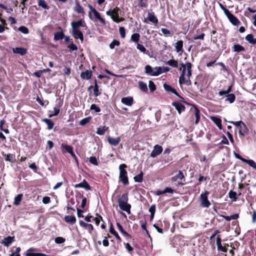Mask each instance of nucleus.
Returning <instances> with one entry per match:
<instances>
[{
	"instance_id": "nucleus-8",
	"label": "nucleus",
	"mask_w": 256,
	"mask_h": 256,
	"mask_svg": "<svg viewBox=\"0 0 256 256\" xmlns=\"http://www.w3.org/2000/svg\"><path fill=\"white\" fill-rule=\"evenodd\" d=\"M163 86L166 91L168 93L174 94L178 96L182 100H184V98L178 94L176 89L172 88L170 86L167 84H164Z\"/></svg>"
},
{
	"instance_id": "nucleus-11",
	"label": "nucleus",
	"mask_w": 256,
	"mask_h": 256,
	"mask_svg": "<svg viewBox=\"0 0 256 256\" xmlns=\"http://www.w3.org/2000/svg\"><path fill=\"white\" fill-rule=\"evenodd\" d=\"M148 20L152 22V23L156 24L158 23V20L156 17L154 12H148V17L144 20V22L146 23Z\"/></svg>"
},
{
	"instance_id": "nucleus-51",
	"label": "nucleus",
	"mask_w": 256,
	"mask_h": 256,
	"mask_svg": "<svg viewBox=\"0 0 256 256\" xmlns=\"http://www.w3.org/2000/svg\"><path fill=\"white\" fill-rule=\"evenodd\" d=\"M148 86H149L150 90L151 92H152L156 90V86L155 84L152 80H150L149 81V82H148Z\"/></svg>"
},
{
	"instance_id": "nucleus-52",
	"label": "nucleus",
	"mask_w": 256,
	"mask_h": 256,
	"mask_svg": "<svg viewBox=\"0 0 256 256\" xmlns=\"http://www.w3.org/2000/svg\"><path fill=\"white\" fill-rule=\"evenodd\" d=\"M136 48L141 52H143L144 54H145L146 50L144 47V46L140 44H138L136 46Z\"/></svg>"
},
{
	"instance_id": "nucleus-9",
	"label": "nucleus",
	"mask_w": 256,
	"mask_h": 256,
	"mask_svg": "<svg viewBox=\"0 0 256 256\" xmlns=\"http://www.w3.org/2000/svg\"><path fill=\"white\" fill-rule=\"evenodd\" d=\"M72 30H79L80 26L84 27L86 23L82 20H80L77 22H71Z\"/></svg>"
},
{
	"instance_id": "nucleus-57",
	"label": "nucleus",
	"mask_w": 256,
	"mask_h": 256,
	"mask_svg": "<svg viewBox=\"0 0 256 256\" xmlns=\"http://www.w3.org/2000/svg\"><path fill=\"white\" fill-rule=\"evenodd\" d=\"M89 161L91 164L95 166H97L98 164L97 160L95 156H90L89 158Z\"/></svg>"
},
{
	"instance_id": "nucleus-62",
	"label": "nucleus",
	"mask_w": 256,
	"mask_h": 256,
	"mask_svg": "<svg viewBox=\"0 0 256 256\" xmlns=\"http://www.w3.org/2000/svg\"><path fill=\"white\" fill-rule=\"evenodd\" d=\"M89 120H90L88 118H84L80 121V124L81 126H84L87 123H88L89 122Z\"/></svg>"
},
{
	"instance_id": "nucleus-50",
	"label": "nucleus",
	"mask_w": 256,
	"mask_h": 256,
	"mask_svg": "<svg viewBox=\"0 0 256 256\" xmlns=\"http://www.w3.org/2000/svg\"><path fill=\"white\" fill-rule=\"evenodd\" d=\"M156 210L155 205H152L149 208V212L150 213V218L152 219L154 214Z\"/></svg>"
},
{
	"instance_id": "nucleus-19",
	"label": "nucleus",
	"mask_w": 256,
	"mask_h": 256,
	"mask_svg": "<svg viewBox=\"0 0 256 256\" xmlns=\"http://www.w3.org/2000/svg\"><path fill=\"white\" fill-rule=\"evenodd\" d=\"M80 224L82 227L88 230V232L90 234L92 233V231L94 230L93 226L92 224H88L86 223V222H84L82 220L80 221Z\"/></svg>"
},
{
	"instance_id": "nucleus-6",
	"label": "nucleus",
	"mask_w": 256,
	"mask_h": 256,
	"mask_svg": "<svg viewBox=\"0 0 256 256\" xmlns=\"http://www.w3.org/2000/svg\"><path fill=\"white\" fill-rule=\"evenodd\" d=\"M162 150L163 149L162 146L156 144L154 146V149L150 153V156L152 158L156 157L162 152Z\"/></svg>"
},
{
	"instance_id": "nucleus-18",
	"label": "nucleus",
	"mask_w": 256,
	"mask_h": 256,
	"mask_svg": "<svg viewBox=\"0 0 256 256\" xmlns=\"http://www.w3.org/2000/svg\"><path fill=\"white\" fill-rule=\"evenodd\" d=\"M121 102L122 104L126 106H131L133 104L134 100L132 97L128 96L122 98Z\"/></svg>"
},
{
	"instance_id": "nucleus-21",
	"label": "nucleus",
	"mask_w": 256,
	"mask_h": 256,
	"mask_svg": "<svg viewBox=\"0 0 256 256\" xmlns=\"http://www.w3.org/2000/svg\"><path fill=\"white\" fill-rule=\"evenodd\" d=\"M12 51L14 53L17 54H20L21 56L24 55L27 52L26 50L23 48H13Z\"/></svg>"
},
{
	"instance_id": "nucleus-59",
	"label": "nucleus",
	"mask_w": 256,
	"mask_h": 256,
	"mask_svg": "<svg viewBox=\"0 0 256 256\" xmlns=\"http://www.w3.org/2000/svg\"><path fill=\"white\" fill-rule=\"evenodd\" d=\"M54 241H55L56 243L60 244H62L65 242V238H64L62 237H56L55 238Z\"/></svg>"
},
{
	"instance_id": "nucleus-28",
	"label": "nucleus",
	"mask_w": 256,
	"mask_h": 256,
	"mask_svg": "<svg viewBox=\"0 0 256 256\" xmlns=\"http://www.w3.org/2000/svg\"><path fill=\"white\" fill-rule=\"evenodd\" d=\"M118 198V203L128 202V194H123L122 195H120Z\"/></svg>"
},
{
	"instance_id": "nucleus-46",
	"label": "nucleus",
	"mask_w": 256,
	"mask_h": 256,
	"mask_svg": "<svg viewBox=\"0 0 256 256\" xmlns=\"http://www.w3.org/2000/svg\"><path fill=\"white\" fill-rule=\"evenodd\" d=\"M116 226H117V228H118V230L122 234H124V235H125L126 236H130V235L128 234V232H126L122 228V225L120 224V223H117L116 224Z\"/></svg>"
},
{
	"instance_id": "nucleus-45",
	"label": "nucleus",
	"mask_w": 256,
	"mask_h": 256,
	"mask_svg": "<svg viewBox=\"0 0 256 256\" xmlns=\"http://www.w3.org/2000/svg\"><path fill=\"white\" fill-rule=\"evenodd\" d=\"M140 34L138 33H135L132 35L131 40L134 42H138L140 40Z\"/></svg>"
},
{
	"instance_id": "nucleus-47",
	"label": "nucleus",
	"mask_w": 256,
	"mask_h": 256,
	"mask_svg": "<svg viewBox=\"0 0 256 256\" xmlns=\"http://www.w3.org/2000/svg\"><path fill=\"white\" fill-rule=\"evenodd\" d=\"M195 116H196V121L195 123L196 124L198 122L200 119V110L196 108H195Z\"/></svg>"
},
{
	"instance_id": "nucleus-56",
	"label": "nucleus",
	"mask_w": 256,
	"mask_h": 256,
	"mask_svg": "<svg viewBox=\"0 0 256 256\" xmlns=\"http://www.w3.org/2000/svg\"><path fill=\"white\" fill-rule=\"evenodd\" d=\"M90 110H94L96 112H99L100 111V109L96 104H92L91 105L90 108Z\"/></svg>"
},
{
	"instance_id": "nucleus-54",
	"label": "nucleus",
	"mask_w": 256,
	"mask_h": 256,
	"mask_svg": "<svg viewBox=\"0 0 256 256\" xmlns=\"http://www.w3.org/2000/svg\"><path fill=\"white\" fill-rule=\"evenodd\" d=\"M120 44V42L117 40H114L110 44V48H111V49H114V46H119Z\"/></svg>"
},
{
	"instance_id": "nucleus-48",
	"label": "nucleus",
	"mask_w": 256,
	"mask_h": 256,
	"mask_svg": "<svg viewBox=\"0 0 256 256\" xmlns=\"http://www.w3.org/2000/svg\"><path fill=\"white\" fill-rule=\"evenodd\" d=\"M18 30L20 31L24 34H28L29 33L28 29L25 26H21L19 27Z\"/></svg>"
},
{
	"instance_id": "nucleus-53",
	"label": "nucleus",
	"mask_w": 256,
	"mask_h": 256,
	"mask_svg": "<svg viewBox=\"0 0 256 256\" xmlns=\"http://www.w3.org/2000/svg\"><path fill=\"white\" fill-rule=\"evenodd\" d=\"M62 146L64 148L68 153L72 154V153L73 148L72 146L68 145H64L62 144Z\"/></svg>"
},
{
	"instance_id": "nucleus-44",
	"label": "nucleus",
	"mask_w": 256,
	"mask_h": 256,
	"mask_svg": "<svg viewBox=\"0 0 256 256\" xmlns=\"http://www.w3.org/2000/svg\"><path fill=\"white\" fill-rule=\"evenodd\" d=\"M244 162L248 164L250 166L252 167L254 170H256V164L252 160H245Z\"/></svg>"
},
{
	"instance_id": "nucleus-26",
	"label": "nucleus",
	"mask_w": 256,
	"mask_h": 256,
	"mask_svg": "<svg viewBox=\"0 0 256 256\" xmlns=\"http://www.w3.org/2000/svg\"><path fill=\"white\" fill-rule=\"evenodd\" d=\"M94 88V96H98L100 95V92L98 90V86L97 84L96 80H95L94 86H91L89 87L88 89Z\"/></svg>"
},
{
	"instance_id": "nucleus-58",
	"label": "nucleus",
	"mask_w": 256,
	"mask_h": 256,
	"mask_svg": "<svg viewBox=\"0 0 256 256\" xmlns=\"http://www.w3.org/2000/svg\"><path fill=\"white\" fill-rule=\"evenodd\" d=\"M119 32L122 38H124L126 37V32L124 27H120L119 28Z\"/></svg>"
},
{
	"instance_id": "nucleus-36",
	"label": "nucleus",
	"mask_w": 256,
	"mask_h": 256,
	"mask_svg": "<svg viewBox=\"0 0 256 256\" xmlns=\"http://www.w3.org/2000/svg\"><path fill=\"white\" fill-rule=\"evenodd\" d=\"M109 231L112 234H114L116 236V238L117 240H119L120 241L121 240V238H120V236H119L118 234L116 232L112 224H111V225L110 226Z\"/></svg>"
},
{
	"instance_id": "nucleus-55",
	"label": "nucleus",
	"mask_w": 256,
	"mask_h": 256,
	"mask_svg": "<svg viewBox=\"0 0 256 256\" xmlns=\"http://www.w3.org/2000/svg\"><path fill=\"white\" fill-rule=\"evenodd\" d=\"M60 112V109L58 108L54 107V113L49 115L50 118H52L54 116H56Z\"/></svg>"
},
{
	"instance_id": "nucleus-23",
	"label": "nucleus",
	"mask_w": 256,
	"mask_h": 256,
	"mask_svg": "<svg viewBox=\"0 0 256 256\" xmlns=\"http://www.w3.org/2000/svg\"><path fill=\"white\" fill-rule=\"evenodd\" d=\"M93 14L96 20H100L103 25L106 24L105 20L100 16V14L96 9H94Z\"/></svg>"
},
{
	"instance_id": "nucleus-60",
	"label": "nucleus",
	"mask_w": 256,
	"mask_h": 256,
	"mask_svg": "<svg viewBox=\"0 0 256 256\" xmlns=\"http://www.w3.org/2000/svg\"><path fill=\"white\" fill-rule=\"evenodd\" d=\"M88 8H90V11L89 12H88V17L90 18L92 20H93V18L92 17V12L93 13L94 12V9H95L94 8L92 5H90V4H88Z\"/></svg>"
},
{
	"instance_id": "nucleus-38",
	"label": "nucleus",
	"mask_w": 256,
	"mask_h": 256,
	"mask_svg": "<svg viewBox=\"0 0 256 256\" xmlns=\"http://www.w3.org/2000/svg\"><path fill=\"white\" fill-rule=\"evenodd\" d=\"M166 64L174 68H177L178 67V62L174 59H171L166 62Z\"/></svg>"
},
{
	"instance_id": "nucleus-64",
	"label": "nucleus",
	"mask_w": 256,
	"mask_h": 256,
	"mask_svg": "<svg viewBox=\"0 0 256 256\" xmlns=\"http://www.w3.org/2000/svg\"><path fill=\"white\" fill-rule=\"evenodd\" d=\"M50 201V198L49 196H44L42 199V202L44 204H48Z\"/></svg>"
},
{
	"instance_id": "nucleus-41",
	"label": "nucleus",
	"mask_w": 256,
	"mask_h": 256,
	"mask_svg": "<svg viewBox=\"0 0 256 256\" xmlns=\"http://www.w3.org/2000/svg\"><path fill=\"white\" fill-rule=\"evenodd\" d=\"M2 156L6 161L12 162L13 159L14 158V156L12 154H6L3 153Z\"/></svg>"
},
{
	"instance_id": "nucleus-17",
	"label": "nucleus",
	"mask_w": 256,
	"mask_h": 256,
	"mask_svg": "<svg viewBox=\"0 0 256 256\" xmlns=\"http://www.w3.org/2000/svg\"><path fill=\"white\" fill-rule=\"evenodd\" d=\"M172 104L175 107L176 109L180 114L182 112L184 111L185 110L184 106L180 102H173Z\"/></svg>"
},
{
	"instance_id": "nucleus-15",
	"label": "nucleus",
	"mask_w": 256,
	"mask_h": 256,
	"mask_svg": "<svg viewBox=\"0 0 256 256\" xmlns=\"http://www.w3.org/2000/svg\"><path fill=\"white\" fill-rule=\"evenodd\" d=\"M75 188H84L86 190H90V186L88 183V182L85 180H84L80 184H76L74 186Z\"/></svg>"
},
{
	"instance_id": "nucleus-31",
	"label": "nucleus",
	"mask_w": 256,
	"mask_h": 256,
	"mask_svg": "<svg viewBox=\"0 0 256 256\" xmlns=\"http://www.w3.org/2000/svg\"><path fill=\"white\" fill-rule=\"evenodd\" d=\"M139 88L144 92L148 91V86L146 83L142 81H139L138 82Z\"/></svg>"
},
{
	"instance_id": "nucleus-24",
	"label": "nucleus",
	"mask_w": 256,
	"mask_h": 256,
	"mask_svg": "<svg viewBox=\"0 0 256 256\" xmlns=\"http://www.w3.org/2000/svg\"><path fill=\"white\" fill-rule=\"evenodd\" d=\"M174 47L177 52H183V42L182 40H178L175 44Z\"/></svg>"
},
{
	"instance_id": "nucleus-32",
	"label": "nucleus",
	"mask_w": 256,
	"mask_h": 256,
	"mask_svg": "<svg viewBox=\"0 0 256 256\" xmlns=\"http://www.w3.org/2000/svg\"><path fill=\"white\" fill-rule=\"evenodd\" d=\"M108 128L106 126L99 127L97 128L96 134L98 135H104L106 132L108 130Z\"/></svg>"
},
{
	"instance_id": "nucleus-27",
	"label": "nucleus",
	"mask_w": 256,
	"mask_h": 256,
	"mask_svg": "<svg viewBox=\"0 0 256 256\" xmlns=\"http://www.w3.org/2000/svg\"><path fill=\"white\" fill-rule=\"evenodd\" d=\"M245 39L246 41H248L250 44L254 45L256 44V38H254V36L252 34H248L246 38Z\"/></svg>"
},
{
	"instance_id": "nucleus-43",
	"label": "nucleus",
	"mask_w": 256,
	"mask_h": 256,
	"mask_svg": "<svg viewBox=\"0 0 256 256\" xmlns=\"http://www.w3.org/2000/svg\"><path fill=\"white\" fill-rule=\"evenodd\" d=\"M22 194H18L14 198V204L16 206L18 205L22 200Z\"/></svg>"
},
{
	"instance_id": "nucleus-30",
	"label": "nucleus",
	"mask_w": 256,
	"mask_h": 256,
	"mask_svg": "<svg viewBox=\"0 0 256 256\" xmlns=\"http://www.w3.org/2000/svg\"><path fill=\"white\" fill-rule=\"evenodd\" d=\"M184 178V176L182 173V172L180 170H179L178 173L172 178V180L173 182L177 181L178 180H182Z\"/></svg>"
},
{
	"instance_id": "nucleus-49",
	"label": "nucleus",
	"mask_w": 256,
	"mask_h": 256,
	"mask_svg": "<svg viewBox=\"0 0 256 256\" xmlns=\"http://www.w3.org/2000/svg\"><path fill=\"white\" fill-rule=\"evenodd\" d=\"M38 5L42 7V8L48 9V6L46 4V2L44 0H39L38 2Z\"/></svg>"
},
{
	"instance_id": "nucleus-42",
	"label": "nucleus",
	"mask_w": 256,
	"mask_h": 256,
	"mask_svg": "<svg viewBox=\"0 0 256 256\" xmlns=\"http://www.w3.org/2000/svg\"><path fill=\"white\" fill-rule=\"evenodd\" d=\"M226 101H228L230 103L234 102L236 99L235 95L233 94H230L226 96Z\"/></svg>"
},
{
	"instance_id": "nucleus-29",
	"label": "nucleus",
	"mask_w": 256,
	"mask_h": 256,
	"mask_svg": "<svg viewBox=\"0 0 256 256\" xmlns=\"http://www.w3.org/2000/svg\"><path fill=\"white\" fill-rule=\"evenodd\" d=\"M64 220L66 222L72 224L76 222V218L74 216H66L64 217Z\"/></svg>"
},
{
	"instance_id": "nucleus-13",
	"label": "nucleus",
	"mask_w": 256,
	"mask_h": 256,
	"mask_svg": "<svg viewBox=\"0 0 256 256\" xmlns=\"http://www.w3.org/2000/svg\"><path fill=\"white\" fill-rule=\"evenodd\" d=\"M14 242V237L8 236L2 240L1 244L6 247H8Z\"/></svg>"
},
{
	"instance_id": "nucleus-22",
	"label": "nucleus",
	"mask_w": 256,
	"mask_h": 256,
	"mask_svg": "<svg viewBox=\"0 0 256 256\" xmlns=\"http://www.w3.org/2000/svg\"><path fill=\"white\" fill-rule=\"evenodd\" d=\"M92 76V72L90 70H86L84 72H82L80 74V76L82 79L89 80L91 78Z\"/></svg>"
},
{
	"instance_id": "nucleus-40",
	"label": "nucleus",
	"mask_w": 256,
	"mask_h": 256,
	"mask_svg": "<svg viewBox=\"0 0 256 256\" xmlns=\"http://www.w3.org/2000/svg\"><path fill=\"white\" fill-rule=\"evenodd\" d=\"M134 180L135 182H141L143 180V173L142 172L140 173L136 176L134 178Z\"/></svg>"
},
{
	"instance_id": "nucleus-35",
	"label": "nucleus",
	"mask_w": 256,
	"mask_h": 256,
	"mask_svg": "<svg viewBox=\"0 0 256 256\" xmlns=\"http://www.w3.org/2000/svg\"><path fill=\"white\" fill-rule=\"evenodd\" d=\"M228 196L232 199L234 202L236 201L238 199L237 193L232 190H230L228 192Z\"/></svg>"
},
{
	"instance_id": "nucleus-63",
	"label": "nucleus",
	"mask_w": 256,
	"mask_h": 256,
	"mask_svg": "<svg viewBox=\"0 0 256 256\" xmlns=\"http://www.w3.org/2000/svg\"><path fill=\"white\" fill-rule=\"evenodd\" d=\"M68 48H69L70 49L72 50H78L77 46L75 44H74L73 43H72L68 45Z\"/></svg>"
},
{
	"instance_id": "nucleus-33",
	"label": "nucleus",
	"mask_w": 256,
	"mask_h": 256,
	"mask_svg": "<svg viewBox=\"0 0 256 256\" xmlns=\"http://www.w3.org/2000/svg\"><path fill=\"white\" fill-rule=\"evenodd\" d=\"M74 10L78 14H84V8L78 2H76Z\"/></svg>"
},
{
	"instance_id": "nucleus-34",
	"label": "nucleus",
	"mask_w": 256,
	"mask_h": 256,
	"mask_svg": "<svg viewBox=\"0 0 256 256\" xmlns=\"http://www.w3.org/2000/svg\"><path fill=\"white\" fill-rule=\"evenodd\" d=\"M64 36V35L62 32H56L54 34V40H62Z\"/></svg>"
},
{
	"instance_id": "nucleus-2",
	"label": "nucleus",
	"mask_w": 256,
	"mask_h": 256,
	"mask_svg": "<svg viewBox=\"0 0 256 256\" xmlns=\"http://www.w3.org/2000/svg\"><path fill=\"white\" fill-rule=\"evenodd\" d=\"M126 167L127 166L125 164H121L119 166V182H122L125 186L128 185L129 184L128 172L126 170Z\"/></svg>"
},
{
	"instance_id": "nucleus-12",
	"label": "nucleus",
	"mask_w": 256,
	"mask_h": 256,
	"mask_svg": "<svg viewBox=\"0 0 256 256\" xmlns=\"http://www.w3.org/2000/svg\"><path fill=\"white\" fill-rule=\"evenodd\" d=\"M71 33L76 39H80L81 41H83L84 35L80 30H72Z\"/></svg>"
},
{
	"instance_id": "nucleus-37",
	"label": "nucleus",
	"mask_w": 256,
	"mask_h": 256,
	"mask_svg": "<svg viewBox=\"0 0 256 256\" xmlns=\"http://www.w3.org/2000/svg\"><path fill=\"white\" fill-rule=\"evenodd\" d=\"M42 122H46L48 125V130H52L54 126V124L50 120L47 118L42 119Z\"/></svg>"
},
{
	"instance_id": "nucleus-25",
	"label": "nucleus",
	"mask_w": 256,
	"mask_h": 256,
	"mask_svg": "<svg viewBox=\"0 0 256 256\" xmlns=\"http://www.w3.org/2000/svg\"><path fill=\"white\" fill-rule=\"evenodd\" d=\"M210 120L217 126L219 129H222V121L221 120L216 116H211Z\"/></svg>"
},
{
	"instance_id": "nucleus-14",
	"label": "nucleus",
	"mask_w": 256,
	"mask_h": 256,
	"mask_svg": "<svg viewBox=\"0 0 256 256\" xmlns=\"http://www.w3.org/2000/svg\"><path fill=\"white\" fill-rule=\"evenodd\" d=\"M248 130L246 125V124L243 122V124H242L239 128V135L241 137H244L246 134L248 133Z\"/></svg>"
},
{
	"instance_id": "nucleus-61",
	"label": "nucleus",
	"mask_w": 256,
	"mask_h": 256,
	"mask_svg": "<svg viewBox=\"0 0 256 256\" xmlns=\"http://www.w3.org/2000/svg\"><path fill=\"white\" fill-rule=\"evenodd\" d=\"M97 217H96L94 220L95 221L96 224L97 226H98L100 222V220H102V217L98 214H96Z\"/></svg>"
},
{
	"instance_id": "nucleus-4",
	"label": "nucleus",
	"mask_w": 256,
	"mask_h": 256,
	"mask_svg": "<svg viewBox=\"0 0 256 256\" xmlns=\"http://www.w3.org/2000/svg\"><path fill=\"white\" fill-rule=\"evenodd\" d=\"M120 11V9L118 8H116L113 10H109L106 12V14L107 15L110 16L112 20L116 22H122L123 20V18L120 19L118 16V12Z\"/></svg>"
},
{
	"instance_id": "nucleus-7",
	"label": "nucleus",
	"mask_w": 256,
	"mask_h": 256,
	"mask_svg": "<svg viewBox=\"0 0 256 256\" xmlns=\"http://www.w3.org/2000/svg\"><path fill=\"white\" fill-rule=\"evenodd\" d=\"M226 17L230 20V22L234 25V26H238L240 24L239 20L230 12L229 11L228 13L226 14Z\"/></svg>"
},
{
	"instance_id": "nucleus-16",
	"label": "nucleus",
	"mask_w": 256,
	"mask_h": 256,
	"mask_svg": "<svg viewBox=\"0 0 256 256\" xmlns=\"http://www.w3.org/2000/svg\"><path fill=\"white\" fill-rule=\"evenodd\" d=\"M36 249L34 248H30L27 250L26 256H46V254L42 253H34Z\"/></svg>"
},
{
	"instance_id": "nucleus-10",
	"label": "nucleus",
	"mask_w": 256,
	"mask_h": 256,
	"mask_svg": "<svg viewBox=\"0 0 256 256\" xmlns=\"http://www.w3.org/2000/svg\"><path fill=\"white\" fill-rule=\"evenodd\" d=\"M118 206L122 210L125 211L128 214H130L131 205L128 202H120Z\"/></svg>"
},
{
	"instance_id": "nucleus-20",
	"label": "nucleus",
	"mask_w": 256,
	"mask_h": 256,
	"mask_svg": "<svg viewBox=\"0 0 256 256\" xmlns=\"http://www.w3.org/2000/svg\"><path fill=\"white\" fill-rule=\"evenodd\" d=\"M108 141L109 144L112 146H116L118 145L120 141V137H118L116 138H113L109 136L108 138Z\"/></svg>"
},
{
	"instance_id": "nucleus-39",
	"label": "nucleus",
	"mask_w": 256,
	"mask_h": 256,
	"mask_svg": "<svg viewBox=\"0 0 256 256\" xmlns=\"http://www.w3.org/2000/svg\"><path fill=\"white\" fill-rule=\"evenodd\" d=\"M234 51L235 52H240L242 51H244L245 48L242 46H240V44H234L233 47Z\"/></svg>"
},
{
	"instance_id": "nucleus-5",
	"label": "nucleus",
	"mask_w": 256,
	"mask_h": 256,
	"mask_svg": "<svg viewBox=\"0 0 256 256\" xmlns=\"http://www.w3.org/2000/svg\"><path fill=\"white\" fill-rule=\"evenodd\" d=\"M208 192L206 191L204 194H202L200 196L201 205L203 207L208 208L210 204V203L208 198Z\"/></svg>"
},
{
	"instance_id": "nucleus-3",
	"label": "nucleus",
	"mask_w": 256,
	"mask_h": 256,
	"mask_svg": "<svg viewBox=\"0 0 256 256\" xmlns=\"http://www.w3.org/2000/svg\"><path fill=\"white\" fill-rule=\"evenodd\" d=\"M145 73L151 76H158L162 73V68L156 66L152 68L150 65H146L145 66Z\"/></svg>"
},
{
	"instance_id": "nucleus-1",
	"label": "nucleus",
	"mask_w": 256,
	"mask_h": 256,
	"mask_svg": "<svg viewBox=\"0 0 256 256\" xmlns=\"http://www.w3.org/2000/svg\"><path fill=\"white\" fill-rule=\"evenodd\" d=\"M181 66L182 68V74L179 78V83L186 84L188 86L192 84V82L190 79L192 76V64L188 62L185 64H182Z\"/></svg>"
}]
</instances>
